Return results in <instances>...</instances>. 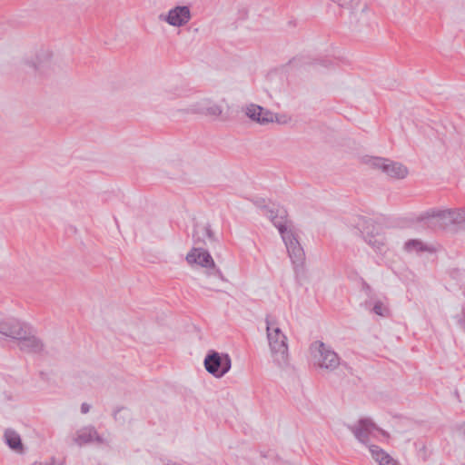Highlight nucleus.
Segmentation results:
<instances>
[{
    "label": "nucleus",
    "mask_w": 465,
    "mask_h": 465,
    "mask_svg": "<svg viewBox=\"0 0 465 465\" xmlns=\"http://www.w3.org/2000/svg\"><path fill=\"white\" fill-rule=\"evenodd\" d=\"M351 431L360 442L368 446L371 458L379 465H400L389 453L371 442V439L378 437V435H385V432L379 429L371 420H360L351 428Z\"/></svg>",
    "instance_id": "1"
},
{
    "label": "nucleus",
    "mask_w": 465,
    "mask_h": 465,
    "mask_svg": "<svg viewBox=\"0 0 465 465\" xmlns=\"http://www.w3.org/2000/svg\"><path fill=\"white\" fill-rule=\"evenodd\" d=\"M186 261L190 264H197L205 268L206 282L203 287L214 292L220 291V282H226L222 271L216 267L214 261L208 251L201 246L193 247L186 255Z\"/></svg>",
    "instance_id": "2"
},
{
    "label": "nucleus",
    "mask_w": 465,
    "mask_h": 465,
    "mask_svg": "<svg viewBox=\"0 0 465 465\" xmlns=\"http://www.w3.org/2000/svg\"><path fill=\"white\" fill-rule=\"evenodd\" d=\"M265 322L267 340L273 361L283 368L288 364L289 360L287 337L275 320L266 318Z\"/></svg>",
    "instance_id": "3"
},
{
    "label": "nucleus",
    "mask_w": 465,
    "mask_h": 465,
    "mask_svg": "<svg viewBox=\"0 0 465 465\" xmlns=\"http://www.w3.org/2000/svg\"><path fill=\"white\" fill-rule=\"evenodd\" d=\"M310 351L314 366L321 370L331 372L341 364L340 356L323 341H313L310 346Z\"/></svg>",
    "instance_id": "4"
},
{
    "label": "nucleus",
    "mask_w": 465,
    "mask_h": 465,
    "mask_svg": "<svg viewBox=\"0 0 465 465\" xmlns=\"http://www.w3.org/2000/svg\"><path fill=\"white\" fill-rule=\"evenodd\" d=\"M358 225L364 241L375 251L382 252L386 246L383 228L370 219L361 220Z\"/></svg>",
    "instance_id": "5"
},
{
    "label": "nucleus",
    "mask_w": 465,
    "mask_h": 465,
    "mask_svg": "<svg viewBox=\"0 0 465 465\" xmlns=\"http://www.w3.org/2000/svg\"><path fill=\"white\" fill-rule=\"evenodd\" d=\"M204 368L215 378L223 377L232 367V360L227 353L210 351L205 356Z\"/></svg>",
    "instance_id": "6"
},
{
    "label": "nucleus",
    "mask_w": 465,
    "mask_h": 465,
    "mask_svg": "<svg viewBox=\"0 0 465 465\" xmlns=\"http://www.w3.org/2000/svg\"><path fill=\"white\" fill-rule=\"evenodd\" d=\"M366 163L378 170H381L388 177L392 179H404L408 173V168L401 163L381 157H370Z\"/></svg>",
    "instance_id": "7"
},
{
    "label": "nucleus",
    "mask_w": 465,
    "mask_h": 465,
    "mask_svg": "<svg viewBox=\"0 0 465 465\" xmlns=\"http://www.w3.org/2000/svg\"><path fill=\"white\" fill-rule=\"evenodd\" d=\"M420 221L423 222L427 227L432 229L454 225L453 209L430 210L420 215Z\"/></svg>",
    "instance_id": "8"
},
{
    "label": "nucleus",
    "mask_w": 465,
    "mask_h": 465,
    "mask_svg": "<svg viewBox=\"0 0 465 465\" xmlns=\"http://www.w3.org/2000/svg\"><path fill=\"white\" fill-rule=\"evenodd\" d=\"M282 239L286 246L289 257L294 266V270L296 271L298 268L302 267L305 261V253L294 233V231H292L287 234L283 233Z\"/></svg>",
    "instance_id": "9"
},
{
    "label": "nucleus",
    "mask_w": 465,
    "mask_h": 465,
    "mask_svg": "<svg viewBox=\"0 0 465 465\" xmlns=\"http://www.w3.org/2000/svg\"><path fill=\"white\" fill-rule=\"evenodd\" d=\"M192 18L191 10L187 5H177L166 14H160L158 19L173 27H182L189 23Z\"/></svg>",
    "instance_id": "10"
},
{
    "label": "nucleus",
    "mask_w": 465,
    "mask_h": 465,
    "mask_svg": "<svg viewBox=\"0 0 465 465\" xmlns=\"http://www.w3.org/2000/svg\"><path fill=\"white\" fill-rule=\"evenodd\" d=\"M17 343L21 351L30 353L41 352L45 347L41 339L36 336L35 330L29 325L25 329V334L18 337Z\"/></svg>",
    "instance_id": "11"
},
{
    "label": "nucleus",
    "mask_w": 465,
    "mask_h": 465,
    "mask_svg": "<svg viewBox=\"0 0 465 465\" xmlns=\"http://www.w3.org/2000/svg\"><path fill=\"white\" fill-rule=\"evenodd\" d=\"M223 109L221 104L210 98H202L192 104L187 109V113L201 114L208 116L219 117Z\"/></svg>",
    "instance_id": "12"
},
{
    "label": "nucleus",
    "mask_w": 465,
    "mask_h": 465,
    "mask_svg": "<svg viewBox=\"0 0 465 465\" xmlns=\"http://www.w3.org/2000/svg\"><path fill=\"white\" fill-rule=\"evenodd\" d=\"M73 441L79 447L92 442H96L99 445L108 443L106 439L98 435L95 428L93 426H85L77 430L73 437Z\"/></svg>",
    "instance_id": "13"
},
{
    "label": "nucleus",
    "mask_w": 465,
    "mask_h": 465,
    "mask_svg": "<svg viewBox=\"0 0 465 465\" xmlns=\"http://www.w3.org/2000/svg\"><path fill=\"white\" fill-rule=\"evenodd\" d=\"M28 324L17 319H6L0 321V333L17 341L18 337L25 334V329Z\"/></svg>",
    "instance_id": "14"
},
{
    "label": "nucleus",
    "mask_w": 465,
    "mask_h": 465,
    "mask_svg": "<svg viewBox=\"0 0 465 465\" xmlns=\"http://www.w3.org/2000/svg\"><path fill=\"white\" fill-rule=\"evenodd\" d=\"M195 245H208L216 242L214 233L208 223H196L193 232Z\"/></svg>",
    "instance_id": "15"
},
{
    "label": "nucleus",
    "mask_w": 465,
    "mask_h": 465,
    "mask_svg": "<svg viewBox=\"0 0 465 465\" xmlns=\"http://www.w3.org/2000/svg\"><path fill=\"white\" fill-rule=\"evenodd\" d=\"M53 53L49 49H41L35 54L33 66L37 70H44L52 65Z\"/></svg>",
    "instance_id": "16"
},
{
    "label": "nucleus",
    "mask_w": 465,
    "mask_h": 465,
    "mask_svg": "<svg viewBox=\"0 0 465 465\" xmlns=\"http://www.w3.org/2000/svg\"><path fill=\"white\" fill-rule=\"evenodd\" d=\"M272 223L279 230V232L282 237L283 236V233L287 234L290 232L293 231L292 225L289 224V222L287 220L286 211L282 208L278 209L277 218L272 220Z\"/></svg>",
    "instance_id": "17"
},
{
    "label": "nucleus",
    "mask_w": 465,
    "mask_h": 465,
    "mask_svg": "<svg viewBox=\"0 0 465 465\" xmlns=\"http://www.w3.org/2000/svg\"><path fill=\"white\" fill-rule=\"evenodd\" d=\"M5 440L6 444L10 447V449L15 451H22L23 444L21 441V438L15 430L7 429L5 431Z\"/></svg>",
    "instance_id": "18"
},
{
    "label": "nucleus",
    "mask_w": 465,
    "mask_h": 465,
    "mask_svg": "<svg viewBox=\"0 0 465 465\" xmlns=\"http://www.w3.org/2000/svg\"><path fill=\"white\" fill-rule=\"evenodd\" d=\"M245 115L252 121L262 124L261 113H262V107L254 104L246 105L243 108Z\"/></svg>",
    "instance_id": "19"
},
{
    "label": "nucleus",
    "mask_w": 465,
    "mask_h": 465,
    "mask_svg": "<svg viewBox=\"0 0 465 465\" xmlns=\"http://www.w3.org/2000/svg\"><path fill=\"white\" fill-rule=\"evenodd\" d=\"M366 307L371 308V311L379 316L386 317L390 313L389 308L381 300H375L373 302L370 300L366 302Z\"/></svg>",
    "instance_id": "20"
},
{
    "label": "nucleus",
    "mask_w": 465,
    "mask_h": 465,
    "mask_svg": "<svg viewBox=\"0 0 465 465\" xmlns=\"http://www.w3.org/2000/svg\"><path fill=\"white\" fill-rule=\"evenodd\" d=\"M404 250L407 252H416L419 253L420 252H427L430 251V248L423 243L420 240L413 239L409 240L404 244Z\"/></svg>",
    "instance_id": "21"
},
{
    "label": "nucleus",
    "mask_w": 465,
    "mask_h": 465,
    "mask_svg": "<svg viewBox=\"0 0 465 465\" xmlns=\"http://www.w3.org/2000/svg\"><path fill=\"white\" fill-rule=\"evenodd\" d=\"M453 223L462 229H465V208L453 209Z\"/></svg>",
    "instance_id": "22"
},
{
    "label": "nucleus",
    "mask_w": 465,
    "mask_h": 465,
    "mask_svg": "<svg viewBox=\"0 0 465 465\" xmlns=\"http://www.w3.org/2000/svg\"><path fill=\"white\" fill-rule=\"evenodd\" d=\"M262 117V125L268 124L270 123H273L276 119V114L271 112L270 110L264 109L262 107V113H261Z\"/></svg>",
    "instance_id": "23"
},
{
    "label": "nucleus",
    "mask_w": 465,
    "mask_h": 465,
    "mask_svg": "<svg viewBox=\"0 0 465 465\" xmlns=\"http://www.w3.org/2000/svg\"><path fill=\"white\" fill-rule=\"evenodd\" d=\"M278 209H271L267 211V217L272 221L277 218Z\"/></svg>",
    "instance_id": "24"
},
{
    "label": "nucleus",
    "mask_w": 465,
    "mask_h": 465,
    "mask_svg": "<svg viewBox=\"0 0 465 465\" xmlns=\"http://www.w3.org/2000/svg\"><path fill=\"white\" fill-rule=\"evenodd\" d=\"M90 410V406L87 403H83L81 405V411L82 413H87Z\"/></svg>",
    "instance_id": "25"
},
{
    "label": "nucleus",
    "mask_w": 465,
    "mask_h": 465,
    "mask_svg": "<svg viewBox=\"0 0 465 465\" xmlns=\"http://www.w3.org/2000/svg\"><path fill=\"white\" fill-rule=\"evenodd\" d=\"M274 122H277V123H280V124L286 123V121L282 120V118L279 117L277 114H276V119L274 120Z\"/></svg>",
    "instance_id": "26"
},
{
    "label": "nucleus",
    "mask_w": 465,
    "mask_h": 465,
    "mask_svg": "<svg viewBox=\"0 0 465 465\" xmlns=\"http://www.w3.org/2000/svg\"><path fill=\"white\" fill-rule=\"evenodd\" d=\"M33 465H51L48 463L43 464L42 462H35Z\"/></svg>",
    "instance_id": "27"
}]
</instances>
